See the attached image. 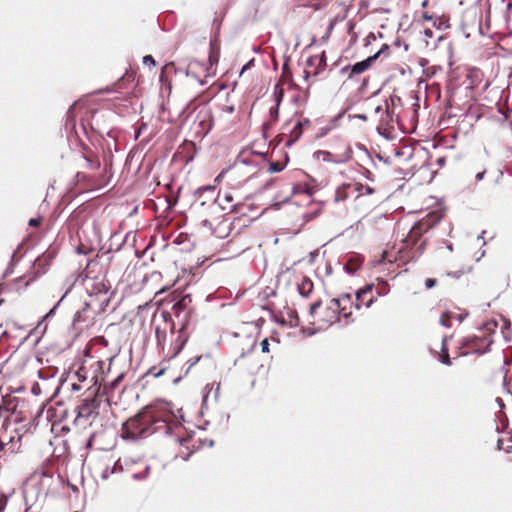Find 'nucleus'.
<instances>
[{
  "instance_id": "obj_1",
  "label": "nucleus",
  "mask_w": 512,
  "mask_h": 512,
  "mask_svg": "<svg viewBox=\"0 0 512 512\" xmlns=\"http://www.w3.org/2000/svg\"><path fill=\"white\" fill-rule=\"evenodd\" d=\"M372 285H368L365 288L359 290L356 293V303H353L352 297L350 294H342L338 298H333L331 301L338 302V311L339 314L343 317L348 319L352 313V307H355L356 309L360 308L359 302L361 301L362 297L370 292L372 290Z\"/></svg>"
},
{
  "instance_id": "obj_2",
  "label": "nucleus",
  "mask_w": 512,
  "mask_h": 512,
  "mask_svg": "<svg viewBox=\"0 0 512 512\" xmlns=\"http://www.w3.org/2000/svg\"><path fill=\"white\" fill-rule=\"evenodd\" d=\"M203 226L206 227L212 235L218 239L226 238L231 231V222L222 214H214V216L204 219Z\"/></svg>"
},
{
  "instance_id": "obj_3",
  "label": "nucleus",
  "mask_w": 512,
  "mask_h": 512,
  "mask_svg": "<svg viewBox=\"0 0 512 512\" xmlns=\"http://www.w3.org/2000/svg\"><path fill=\"white\" fill-rule=\"evenodd\" d=\"M111 287L105 279H96L90 288V296L98 300L100 307H106L109 304L112 292Z\"/></svg>"
},
{
  "instance_id": "obj_4",
  "label": "nucleus",
  "mask_w": 512,
  "mask_h": 512,
  "mask_svg": "<svg viewBox=\"0 0 512 512\" xmlns=\"http://www.w3.org/2000/svg\"><path fill=\"white\" fill-rule=\"evenodd\" d=\"M340 317L342 316L338 311V302L330 300L324 310L321 311L320 321L324 326H330L339 321Z\"/></svg>"
},
{
  "instance_id": "obj_5",
  "label": "nucleus",
  "mask_w": 512,
  "mask_h": 512,
  "mask_svg": "<svg viewBox=\"0 0 512 512\" xmlns=\"http://www.w3.org/2000/svg\"><path fill=\"white\" fill-rule=\"evenodd\" d=\"M210 209L213 214H218L219 210L224 212H233L236 209V205L233 204V197L230 193H225L223 197H218L217 203L213 202L210 205Z\"/></svg>"
},
{
  "instance_id": "obj_6",
  "label": "nucleus",
  "mask_w": 512,
  "mask_h": 512,
  "mask_svg": "<svg viewBox=\"0 0 512 512\" xmlns=\"http://www.w3.org/2000/svg\"><path fill=\"white\" fill-rule=\"evenodd\" d=\"M313 158L317 161L331 162L335 164H342L349 160L350 155L345 154L342 156H335L332 153L324 150H318L313 154Z\"/></svg>"
},
{
  "instance_id": "obj_7",
  "label": "nucleus",
  "mask_w": 512,
  "mask_h": 512,
  "mask_svg": "<svg viewBox=\"0 0 512 512\" xmlns=\"http://www.w3.org/2000/svg\"><path fill=\"white\" fill-rule=\"evenodd\" d=\"M379 53H376L374 54L373 56L371 57H368L367 59L363 60V61H360V62H357L355 63L352 68H351V72L353 74H361L363 73L365 70H367L370 65L372 64L373 61H375L377 59V57L379 56Z\"/></svg>"
},
{
  "instance_id": "obj_8",
  "label": "nucleus",
  "mask_w": 512,
  "mask_h": 512,
  "mask_svg": "<svg viewBox=\"0 0 512 512\" xmlns=\"http://www.w3.org/2000/svg\"><path fill=\"white\" fill-rule=\"evenodd\" d=\"M298 290L301 296L308 297L313 290L312 281L307 278L303 279L302 282L298 285Z\"/></svg>"
},
{
  "instance_id": "obj_9",
  "label": "nucleus",
  "mask_w": 512,
  "mask_h": 512,
  "mask_svg": "<svg viewBox=\"0 0 512 512\" xmlns=\"http://www.w3.org/2000/svg\"><path fill=\"white\" fill-rule=\"evenodd\" d=\"M91 413L90 406L88 404H84L78 407V417L80 418H88Z\"/></svg>"
},
{
  "instance_id": "obj_10",
  "label": "nucleus",
  "mask_w": 512,
  "mask_h": 512,
  "mask_svg": "<svg viewBox=\"0 0 512 512\" xmlns=\"http://www.w3.org/2000/svg\"><path fill=\"white\" fill-rule=\"evenodd\" d=\"M142 61H143L144 65H148V66H154L155 65V60H154V58L151 55L144 56Z\"/></svg>"
},
{
  "instance_id": "obj_11",
  "label": "nucleus",
  "mask_w": 512,
  "mask_h": 512,
  "mask_svg": "<svg viewBox=\"0 0 512 512\" xmlns=\"http://www.w3.org/2000/svg\"><path fill=\"white\" fill-rule=\"evenodd\" d=\"M442 350H443V354L441 356V362L445 365H450L451 362H450L447 351L444 350V347L442 348Z\"/></svg>"
},
{
  "instance_id": "obj_12",
  "label": "nucleus",
  "mask_w": 512,
  "mask_h": 512,
  "mask_svg": "<svg viewBox=\"0 0 512 512\" xmlns=\"http://www.w3.org/2000/svg\"><path fill=\"white\" fill-rule=\"evenodd\" d=\"M205 191H211V192H214L215 191V187L214 186H211V185H208V186H205V187H201L197 190V194L198 195H202L203 192Z\"/></svg>"
},
{
  "instance_id": "obj_13",
  "label": "nucleus",
  "mask_w": 512,
  "mask_h": 512,
  "mask_svg": "<svg viewBox=\"0 0 512 512\" xmlns=\"http://www.w3.org/2000/svg\"><path fill=\"white\" fill-rule=\"evenodd\" d=\"M260 345H261V350L263 353L269 352V342H268L267 338L263 339L261 341Z\"/></svg>"
},
{
  "instance_id": "obj_14",
  "label": "nucleus",
  "mask_w": 512,
  "mask_h": 512,
  "mask_svg": "<svg viewBox=\"0 0 512 512\" xmlns=\"http://www.w3.org/2000/svg\"><path fill=\"white\" fill-rule=\"evenodd\" d=\"M496 326H497L496 322L491 321V322H487L484 325V329L489 331V332H491V331H493L496 328Z\"/></svg>"
},
{
  "instance_id": "obj_15",
  "label": "nucleus",
  "mask_w": 512,
  "mask_h": 512,
  "mask_svg": "<svg viewBox=\"0 0 512 512\" xmlns=\"http://www.w3.org/2000/svg\"><path fill=\"white\" fill-rule=\"evenodd\" d=\"M435 284H436V280H435V279L428 278V279H426V281H425V286H426V288H428V289H431L432 287H434V286H435Z\"/></svg>"
},
{
  "instance_id": "obj_16",
  "label": "nucleus",
  "mask_w": 512,
  "mask_h": 512,
  "mask_svg": "<svg viewBox=\"0 0 512 512\" xmlns=\"http://www.w3.org/2000/svg\"><path fill=\"white\" fill-rule=\"evenodd\" d=\"M40 218H32L29 220V226H38L40 224Z\"/></svg>"
},
{
  "instance_id": "obj_17",
  "label": "nucleus",
  "mask_w": 512,
  "mask_h": 512,
  "mask_svg": "<svg viewBox=\"0 0 512 512\" xmlns=\"http://www.w3.org/2000/svg\"><path fill=\"white\" fill-rule=\"evenodd\" d=\"M319 307H320V303H319V302L314 303V304L310 307V313H311V315H314V313H315L316 309H317V308H319Z\"/></svg>"
},
{
  "instance_id": "obj_18",
  "label": "nucleus",
  "mask_w": 512,
  "mask_h": 512,
  "mask_svg": "<svg viewBox=\"0 0 512 512\" xmlns=\"http://www.w3.org/2000/svg\"><path fill=\"white\" fill-rule=\"evenodd\" d=\"M484 175H485V171H481V172L476 174V179L478 181H481L484 178Z\"/></svg>"
},
{
  "instance_id": "obj_19",
  "label": "nucleus",
  "mask_w": 512,
  "mask_h": 512,
  "mask_svg": "<svg viewBox=\"0 0 512 512\" xmlns=\"http://www.w3.org/2000/svg\"><path fill=\"white\" fill-rule=\"evenodd\" d=\"M424 35H425L426 37L430 38V37H432L433 32H432V30H430V29H426V30H424Z\"/></svg>"
},
{
  "instance_id": "obj_20",
  "label": "nucleus",
  "mask_w": 512,
  "mask_h": 512,
  "mask_svg": "<svg viewBox=\"0 0 512 512\" xmlns=\"http://www.w3.org/2000/svg\"><path fill=\"white\" fill-rule=\"evenodd\" d=\"M178 417H179L181 420H183L182 409H178L177 414L175 415V418H178Z\"/></svg>"
},
{
  "instance_id": "obj_21",
  "label": "nucleus",
  "mask_w": 512,
  "mask_h": 512,
  "mask_svg": "<svg viewBox=\"0 0 512 512\" xmlns=\"http://www.w3.org/2000/svg\"><path fill=\"white\" fill-rule=\"evenodd\" d=\"M373 301H374V300H373V298L369 299V300L365 303V307L369 308V307L372 305Z\"/></svg>"
},
{
  "instance_id": "obj_22",
  "label": "nucleus",
  "mask_w": 512,
  "mask_h": 512,
  "mask_svg": "<svg viewBox=\"0 0 512 512\" xmlns=\"http://www.w3.org/2000/svg\"><path fill=\"white\" fill-rule=\"evenodd\" d=\"M226 110H227V112H228V113H233V111H234V106H232V105H231V106H228V107L226 108Z\"/></svg>"
},
{
  "instance_id": "obj_23",
  "label": "nucleus",
  "mask_w": 512,
  "mask_h": 512,
  "mask_svg": "<svg viewBox=\"0 0 512 512\" xmlns=\"http://www.w3.org/2000/svg\"><path fill=\"white\" fill-rule=\"evenodd\" d=\"M423 18L427 21L431 20L432 19V16L428 15V14H424L423 15Z\"/></svg>"
},
{
  "instance_id": "obj_24",
  "label": "nucleus",
  "mask_w": 512,
  "mask_h": 512,
  "mask_svg": "<svg viewBox=\"0 0 512 512\" xmlns=\"http://www.w3.org/2000/svg\"><path fill=\"white\" fill-rule=\"evenodd\" d=\"M270 170L273 172L279 171V169H277L275 165H271Z\"/></svg>"
},
{
  "instance_id": "obj_25",
  "label": "nucleus",
  "mask_w": 512,
  "mask_h": 512,
  "mask_svg": "<svg viewBox=\"0 0 512 512\" xmlns=\"http://www.w3.org/2000/svg\"><path fill=\"white\" fill-rule=\"evenodd\" d=\"M386 252L382 254V261L385 260Z\"/></svg>"
},
{
  "instance_id": "obj_26",
  "label": "nucleus",
  "mask_w": 512,
  "mask_h": 512,
  "mask_svg": "<svg viewBox=\"0 0 512 512\" xmlns=\"http://www.w3.org/2000/svg\"><path fill=\"white\" fill-rule=\"evenodd\" d=\"M308 77H309V73L305 72V79H308Z\"/></svg>"
},
{
  "instance_id": "obj_27",
  "label": "nucleus",
  "mask_w": 512,
  "mask_h": 512,
  "mask_svg": "<svg viewBox=\"0 0 512 512\" xmlns=\"http://www.w3.org/2000/svg\"><path fill=\"white\" fill-rule=\"evenodd\" d=\"M359 118L366 119V117L364 115H360Z\"/></svg>"
},
{
  "instance_id": "obj_28",
  "label": "nucleus",
  "mask_w": 512,
  "mask_h": 512,
  "mask_svg": "<svg viewBox=\"0 0 512 512\" xmlns=\"http://www.w3.org/2000/svg\"><path fill=\"white\" fill-rule=\"evenodd\" d=\"M133 478H134V479H138V475H137V474H134V475H133Z\"/></svg>"
}]
</instances>
